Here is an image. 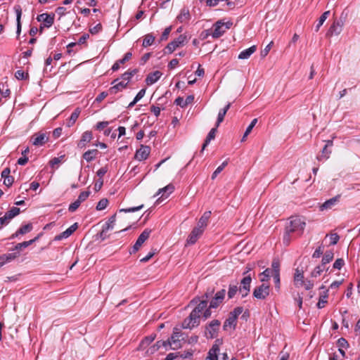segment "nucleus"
I'll return each instance as SVG.
<instances>
[{"instance_id":"1","label":"nucleus","mask_w":360,"mask_h":360,"mask_svg":"<svg viewBox=\"0 0 360 360\" xmlns=\"http://www.w3.org/2000/svg\"><path fill=\"white\" fill-rule=\"evenodd\" d=\"M214 293V289H208L202 295V300L199 297H194L189 303V306L197 304L192 310L188 317L184 319L182 323L183 328L192 329L200 324V318L202 311L207 306V300Z\"/></svg>"},{"instance_id":"2","label":"nucleus","mask_w":360,"mask_h":360,"mask_svg":"<svg viewBox=\"0 0 360 360\" xmlns=\"http://www.w3.org/2000/svg\"><path fill=\"white\" fill-rule=\"evenodd\" d=\"M306 223L299 217H291L287 223L283 235V243L288 245L290 242L291 233L301 236L304 230Z\"/></svg>"},{"instance_id":"3","label":"nucleus","mask_w":360,"mask_h":360,"mask_svg":"<svg viewBox=\"0 0 360 360\" xmlns=\"http://www.w3.org/2000/svg\"><path fill=\"white\" fill-rule=\"evenodd\" d=\"M183 333L178 328H174L173 330L172 335L169 338L170 342H169V345L172 349H178L181 347V340H184L183 338Z\"/></svg>"},{"instance_id":"4","label":"nucleus","mask_w":360,"mask_h":360,"mask_svg":"<svg viewBox=\"0 0 360 360\" xmlns=\"http://www.w3.org/2000/svg\"><path fill=\"white\" fill-rule=\"evenodd\" d=\"M220 325L221 323L219 320H212L205 328V336L211 339L217 338Z\"/></svg>"},{"instance_id":"5","label":"nucleus","mask_w":360,"mask_h":360,"mask_svg":"<svg viewBox=\"0 0 360 360\" xmlns=\"http://www.w3.org/2000/svg\"><path fill=\"white\" fill-rule=\"evenodd\" d=\"M151 233V230L149 229H146L139 236L136 240L135 244L132 248V251L130 252V254L136 252L142 246V245L147 240L150 236Z\"/></svg>"},{"instance_id":"6","label":"nucleus","mask_w":360,"mask_h":360,"mask_svg":"<svg viewBox=\"0 0 360 360\" xmlns=\"http://www.w3.org/2000/svg\"><path fill=\"white\" fill-rule=\"evenodd\" d=\"M269 285L262 283L255 288L252 294L253 296L258 300H264L269 296Z\"/></svg>"},{"instance_id":"7","label":"nucleus","mask_w":360,"mask_h":360,"mask_svg":"<svg viewBox=\"0 0 360 360\" xmlns=\"http://www.w3.org/2000/svg\"><path fill=\"white\" fill-rule=\"evenodd\" d=\"M55 14L54 13H42L37 17V20L38 22L44 24V27L46 28L51 27L54 23Z\"/></svg>"},{"instance_id":"8","label":"nucleus","mask_w":360,"mask_h":360,"mask_svg":"<svg viewBox=\"0 0 360 360\" xmlns=\"http://www.w3.org/2000/svg\"><path fill=\"white\" fill-rule=\"evenodd\" d=\"M187 38L186 36L184 34L179 35L176 39L169 42L166 49H168L169 53H172L176 50V49L182 46L186 42Z\"/></svg>"},{"instance_id":"9","label":"nucleus","mask_w":360,"mask_h":360,"mask_svg":"<svg viewBox=\"0 0 360 360\" xmlns=\"http://www.w3.org/2000/svg\"><path fill=\"white\" fill-rule=\"evenodd\" d=\"M344 22L345 21L343 19H342V18H340L339 20H334L333 23L328 30L326 35L333 36V34H339L342 30Z\"/></svg>"},{"instance_id":"10","label":"nucleus","mask_w":360,"mask_h":360,"mask_svg":"<svg viewBox=\"0 0 360 360\" xmlns=\"http://www.w3.org/2000/svg\"><path fill=\"white\" fill-rule=\"evenodd\" d=\"M111 85L112 86L108 90L109 94H116L127 87V82H119V79H116L111 82Z\"/></svg>"},{"instance_id":"11","label":"nucleus","mask_w":360,"mask_h":360,"mask_svg":"<svg viewBox=\"0 0 360 360\" xmlns=\"http://www.w3.org/2000/svg\"><path fill=\"white\" fill-rule=\"evenodd\" d=\"M150 153V148L148 146L141 145L135 153L134 158L139 161H143L148 158Z\"/></svg>"},{"instance_id":"12","label":"nucleus","mask_w":360,"mask_h":360,"mask_svg":"<svg viewBox=\"0 0 360 360\" xmlns=\"http://www.w3.org/2000/svg\"><path fill=\"white\" fill-rule=\"evenodd\" d=\"M224 22L221 20L217 21L213 25V31L212 32V37L214 39H217L222 36L226 32V28H224Z\"/></svg>"},{"instance_id":"13","label":"nucleus","mask_w":360,"mask_h":360,"mask_svg":"<svg viewBox=\"0 0 360 360\" xmlns=\"http://www.w3.org/2000/svg\"><path fill=\"white\" fill-rule=\"evenodd\" d=\"M225 295L226 290L224 289L218 291L210 301V308H217L223 302Z\"/></svg>"},{"instance_id":"14","label":"nucleus","mask_w":360,"mask_h":360,"mask_svg":"<svg viewBox=\"0 0 360 360\" xmlns=\"http://www.w3.org/2000/svg\"><path fill=\"white\" fill-rule=\"evenodd\" d=\"M48 140L49 137L44 133L34 134L31 137L32 144L37 146H43Z\"/></svg>"},{"instance_id":"15","label":"nucleus","mask_w":360,"mask_h":360,"mask_svg":"<svg viewBox=\"0 0 360 360\" xmlns=\"http://www.w3.org/2000/svg\"><path fill=\"white\" fill-rule=\"evenodd\" d=\"M252 278L250 275L245 276L240 281L241 287L239 288L240 292H243L245 291V293H243V297H246L250 290V284H251Z\"/></svg>"},{"instance_id":"16","label":"nucleus","mask_w":360,"mask_h":360,"mask_svg":"<svg viewBox=\"0 0 360 360\" xmlns=\"http://www.w3.org/2000/svg\"><path fill=\"white\" fill-rule=\"evenodd\" d=\"M203 230L198 227H195L187 238V244L193 245L196 243L198 238L202 234Z\"/></svg>"},{"instance_id":"17","label":"nucleus","mask_w":360,"mask_h":360,"mask_svg":"<svg viewBox=\"0 0 360 360\" xmlns=\"http://www.w3.org/2000/svg\"><path fill=\"white\" fill-rule=\"evenodd\" d=\"M78 228L77 223L73 224L68 229H67L65 231L60 233V234L55 236V240H60L63 238H67L70 236H71Z\"/></svg>"},{"instance_id":"18","label":"nucleus","mask_w":360,"mask_h":360,"mask_svg":"<svg viewBox=\"0 0 360 360\" xmlns=\"http://www.w3.org/2000/svg\"><path fill=\"white\" fill-rule=\"evenodd\" d=\"M340 195H337L336 196L327 200L320 206V210L323 211L324 210L331 209L333 206H335L340 200Z\"/></svg>"},{"instance_id":"19","label":"nucleus","mask_w":360,"mask_h":360,"mask_svg":"<svg viewBox=\"0 0 360 360\" xmlns=\"http://www.w3.org/2000/svg\"><path fill=\"white\" fill-rule=\"evenodd\" d=\"M191 18V14L188 8H183L176 17V20L181 23L188 22Z\"/></svg>"},{"instance_id":"20","label":"nucleus","mask_w":360,"mask_h":360,"mask_svg":"<svg viewBox=\"0 0 360 360\" xmlns=\"http://www.w3.org/2000/svg\"><path fill=\"white\" fill-rule=\"evenodd\" d=\"M162 76V72L159 70L149 73L146 79L147 85H152L155 83Z\"/></svg>"},{"instance_id":"21","label":"nucleus","mask_w":360,"mask_h":360,"mask_svg":"<svg viewBox=\"0 0 360 360\" xmlns=\"http://www.w3.org/2000/svg\"><path fill=\"white\" fill-rule=\"evenodd\" d=\"M217 342H219V340H217L215 344H214L212 348L208 352L207 359L209 360H218V354L219 352V347Z\"/></svg>"},{"instance_id":"22","label":"nucleus","mask_w":360,"mask_h":360,"mask_svg":"<svg viewBox=\"0 0 360 360\" xmlns=\"http://www.w3.org/2000/svg\"><path fill=\"white\" fill-rule=\"evenodd\" d=\"M98 154L99 151L97 149L88 150L83 154L82 158L87 162H90L95 160Z\"/></svg>"},{"instance_id":"23","label":"nucleus","mask_w":360,"mask_h":360,"mask_svg":"<svg viewBox=\"0 0 360 360\" xmlns=\"http://www.w3.org/2000/svg\"><path fill=\"white\" fill-rule=\"evenodd\" d=\"M211 211H207L204 212L202 216L200 218L197 227L200 228L204 231L205 228L207 225L208 220L211 216Z\"/></svg>"},{"instance_id":"24","label":"nucleus","mask_w":360,"mask_h":360,"mask_svg":"<svg viewBox=\"0 0 360 360\" xmlns=\"http://www.w3.org/2000/svg\"><path fill=\"white\" fill-rule=\"evenodd\" d=\"M132 56V53L131 52H127L124 56L123 58L117 60L113 65L112 66V70L113 71H117L120 69V65L124 64L127 61L129 60Z\"/></svg>"},{"instance_id":"25","label":"nucleus","mask_w":360,"mask_h":360,"mask_svg":"<svg viewBox=\"0 0 360 360\" xmlns=\"http://www.w3.org/2000/svg\"><path fill=\"white\" fill-rule=\"evenodd\" d=\"M217 126L214 128H212L209 134H207V137H206V139L205 140V142L204 143L202 144V149H201V151L200 153H202L203 152V150L205 149V148L209 145L210 142L214 139L215 138V136H216V133H217Z\"/></svg>"},{"instance_id":"26","label":"nucleus","mask_w":360,"mask_h":360,"mask_svg":"<svg viewBox=\"0 0 360 360\" xmlns=\"http://www.w3.org/2000/svg\"><path fill=\"white\" fill-rule=\"evenodd\" d=\"M236 323L237 320L236 318H233V316L229 314L228 319H226L224 323L223 329L224 330H228L229 328L235 329Z\"/></svg>"},{"instance_id":"27","label":"nucleus","mask_w":360,"mask_h":360,"mask_svg":"<svg viewBox=\"0 0 360 360\" xmlns=\"http://www.w3.org/2000/svg\"><path fill=\"white\" fill-rule=\"evenodd\" d=\"M116 221V214L112 215L108 220L107 222L103 226V233H106L108 231L112 230L114 228V225Z\"/></svg>"},{"instance_id":"28","label":"nucleus","mask_w":360,"mask_h":360,"mask_svg":"<svg viewBox=\"0 0 360 360\" xmlns=\"http://www.w3.org/2000/svg\"><path fill=\"white\" fill-rule=\"evenodd\" d=\"M257 50V46L253 45L250 48L242 51L238 55L239 59H248L252 53H254Z\"/></svg>"},{"instance_id":"29","label":"nucleus","mask_w":360,"mask_h":360,"mask_svg":"<svg viewBox=\"0 0 360 360\" xmlns=\"http://www.w3.org/2000/svg\"><path fill=\"white\" fill-rule=\"evenodd\" d=\"M32 224H27L26 225H24V226H21L15 233H13L11 236V238L12 239V238H14L15 237H17L19 235H23L27 233H29L32 231Z\"/></svg>"},{"instance_id":"30","label":"nucleus","mask_w":360,"mask_h":360,"mask_svg":"<svg viewBox=\"0 0 360 360\" xmlns=\"http://www.w3.org/2000/svg\"><path fill=\"white\" fill-rule=\"evenodd\" d=\"M19 213L20 208L17 207H13L7 212H6L4 217L7 221V223H8L11 219H12L15 216L18 215Z\"/></svg>"},{"instance_id":"31","label":"nucleus","mask_w":360,"mask_h":360,"mask_svg":"<svg viewBox=\"0 0 360 360\" xmlns=\"http://www.w3.org/2000/svg\"><path fill=\"white\" fill-rule=\"evenodd\" d=\"M19 256V252H12V253H7L4 254L0 256V261L1 262H4V265L7 263L13 261L15 258H17Z\"/></svg>"},{"instance_id":"32","label":"nucleus","mask_w":360,"mask_h":360,"mask_svg":"<svg viewBox=\"0 0 360 360\" xmlns=\"http://www.w3.org/2000/svg\"><path fill=\"white\" fill-rule=\"evenodd\" d=\"M174 191V186L172 184H168L162 188L159 189L157 193V195L162 193V197L167 198L169 194L172 193Z\"/></svg>"},{"instance_id":"33","label":"nucleus","mask_w":360,"mask_h":360,"mask_svg":"<svg viewBox=\"0 0 360 360\" xmlns=\"http://www.w3.org/2000/svg\"><path fill=\"white\" fill-rule=\"evenodd\" d=\"M230 106H231V103H229L223 109H221L219 110L218 117H217V123H216L217 127H218L219 126L220 123H221L224 121V117H225L227 111L230 108Z\"/></svg>"},{"instance_id":"34","label":"nucleus","mask_w":360,"mask_h":360,"mask_svg":"<svg viewBox=\"0 0 360 360\" xmlns=\"http://www.w3.org/2000/svg\"><path fill=\"white\" fill-rule=\"evenodd\" d=\"M15 11L16 13V21H17V31L16 34L20 35L21 32V15H22V9L20 6H15Z\"/></svg>"},{"instance_id":"35","label":"nucleus","mask_w":360,"mask_h":360,"mask_svg":"<svg viewBox=\"0 0 360 360\" xmlns=\"http://www.w3.org/2000/svg\"><path fill=\"white\" fill-rule=\"evenodd\" d=\"M80 114V110L76 108L75 111L71 114L69 120L67 121L66 125L68 127H71L77 121Z\"/></svg>"},{"instance_id":"36","label":"nucleus","mask_w":360,"mask_h":360,"mask_svg":"<svg viewBox=\"0 0 360 360\" xmlns=\"http://www.w3.org/2000/svg\"><path fill=\"white\" fill-rule=\"evenodd\" d=\"M39 238V235H38L37 236H36L34 238L32 239V240H30L28 241H24L22 243H18L15 246V248L14 250H22V248H27L29 245H32L33 243H34L35 241H37Z\"/></svg>"},{"instance_id":"37","label":"nucleus","mask_w":360,"mask_h":360,"mask_svg":"<svg viewBox=\"0 0 360 360\" xmlns=\"http://www.w3.org/2000/svg\"><path fill=\"white\" fill-rule=\"evenodd\" d=\"M334 257V253L332 250H327L325 252L322 260L321 264L323 266H326L327 264L330 262Z\"/></svg>"},{"instance_id":"38","label":"nucleus","mask_w":360,"mask_h":360,"mask_svg":"<svg viewBox=\"0 0 360 360\" xmlns=\"http://www.w3.org/2000/svg\"><path fill=\"white\" fill-rule=\"evenodd\" d=\"M155 37L153 34H147L144 36L142 46L145 48L151 46L155 41Z\"/></svg>"},{"instance_id":"39","label":"nucleus","mask_w":360,"mask_h":360,"mask_svg":"<svg viewBox=\"0 0 360 360\" xmlns=\"http://www.w3.org/2000/svg\"><path fill=\"white\" fill-rule=\"evenodd\" d=\"M328 268L323 266L322 264L318 265L314 268V269L311 273V276L314 278H316L319 276L323 271H328Z\"/></svg>"},{"instance_id":"40","label":"nucleus","mask_w":360,"mask_h":360,"mask_svg":"<svg viewBox=\"0 0 360 360\" xmlns=\"http://www.w3.org/2000/svg\"><path fill=\"white\" fill-rule=\"evenodd\" d=\"M328 290H326L324 295H321L317 303V307L319 309H322L325 307V304L327 303L328 300Z\"/></svg>"},{"instance_id":"41","label":"nucleus","mask_w":360,"mask_h":360,"mask_svg":"<svg viewBox=\"0 0 360 360\" xmlns=\"http://www.w3.org/2000/svg\"><path fill=\"white\" fill-rule=\"evenodd\" d=\"M330 15V11H325L319 18V22L316 26V32H318L321 26L323 24L326 20Z\"/></svg>"},{"instance_id":"42","label":"nucleus","mask_w":360,"mask_h":360,"mask_svg":"<svg viewBox=\"0 0 360 360\" xmlns=\"http://www.w3.org/2000/svg\"><path fill=\"white\" fill-rule=\"evenodd\" d=\"M257 118H255L252 120L251 123L250 124V125L247 127L244 134H243V136L242 138V141H244L246 139V137L250 134V133L251 132V131L252 130L253 127L255 126V124H257Z\"/></svg>"},{"instance_id":"43","label":"nucleus","mask_w":360,"mask_h":360,"mask_svg":"<svg viewBox=\"0 0 360 360\" xmlns=\"http://www.w3.org/2000/svg\"><path fill=\"white\" fill-rule=\"evenodd\" d=\"M272 272L273 274H280V262L278 259H274L271 264Z\"/></svg>"},{"instance_id":"44","label":"nucleus","mask_w":360,"mask_h":360,"mask_svg":"<svg viewBox=\"0 0 360 360\" xmlns=\"http://www.w3.org/2000/svg\"><path fill=\"white\" fill-rule=\"evenodd\" d=\"M143 207V205H141L139 206L131 207H129V208H122V209H120L119 210V212H125V213L134 212L141 210Z\"/></svg>"},{"instance_id":"45","label":"nucleus","mask_w":360,"mask_h":360,"mask_svg":"<svg viewBox=\"0 0 360 360\" xmlns=\"http://www.w3.org/2000/svg\"><path fill=\"white\" fill-rule=\"evenodd\" d=\"M295 285L297 287H301L304 284V274L302 275H294Z\"/></svg>"},{"instance_id":"46","label":"nucleus","mask_w":360,"mask_h":360,"mask_svg":"<svg viewBox=\"0 0 360 360\" xmlns=\"http://www.w3.org/2000/svg\"><path fill=\"white\" fill-rule=\"evenodd\" d=\"M93 139L92 133L90 131H86L82 134V141L85 143H89Z\"/></svg>"},{"instance_id":"47","label":"nucleus","mask_w":360,"mask_h":360,"mask_svg":"<svg viewBox=\"0 0 360 360\" xmlns=\"http://www.w3.org/2000/svg\"><path fill=\"white\" fill-rule=\"evenodd\" d=\"M239 290L236 285H229L228 297L231 299L236 294L237 291Z\"/></svg>"},{"instance_id":"48","label":"nucleus","mask_w":360,"mask_h":360,"mask_svg":"<svg viewBox=\"0 0 360 360\" xmlns=\"http://www.w3.org/2000/svg\"><path fill=\"white\" fill-rule=\"evenodd\" d=\"M108 205V200L106 198H103L99 200L96 205L97 210H103L106 208Z\"/></svg>"},{"instance_id":"49","label":"nucleus","mask_w":360,"mask_h":360,"mask_svg":"<svg viewBox=\"0 0 360 360\" xmlns=\"http://www.w3.org/2000/svg\"><path fill=\"white\" fill-rule=\"evenodd\" d=\"M270 273H271V270L269 269H265L259 275L260 281L262 282L268 281L270 278Z\"/></svg>"},{"instance_id":"50","label":"nucleus","mask_w":360,"mask_h":360,"mask_svg":"<svg viewBox=\"0 0 360 360\" xmlns=\"http://www.w3.org/2000/svg\"><path fill=\"white\" fill-rule=\"evenodd\" d=\"M329 237L330 238V245H334L338 243L340 236L338 235V233H330V235H326V237Z\"/></svg>"},{"instance_id":"51","label":"nucleus","mask_w":360,"mask_h":360,"mask_svg":"<svg viewBox=\"0 0 360 360\" xmlns=\"http://www.w3.org/2000/svg\"><path fill=\"white\" fill-rule=\"evenodd\" d=\"M331 150H328L327 147L324 146L321 150V155L318 157V160H321L322 158L328 159Z\"/></svg>"},{"instance_id":"52","label":"nucleus","mask_w":360,"mask_h":360,"mask_svg":"<svg viewBox=\"0 0 360 360\" xmlns=\"http://www.w3.org/2000/svg\"><path fill=\"white\" fill-rule=\"evenodd\" d=\"M15 77L19 80L26 79L28 77V73L22 70H18L15 73Z\"/></svg>"},{"instance_id":"53","label":"nucleus","mask_w":360,"mask_h":360,"mask_svg":"<svg viewBox=\"0 0 360 360\" xmlns=\"http://www.w3.org/2000/svg\"><path fill=\"white\" fill-rule=\"evenodd\" d=\"M91 192L89 191H86L80 193L78 198L77 199L80 203L86 200L89 196Z\"/></svg>"},{"instance_id":"54","label":"nucleus","mask_w":360,"mask_h":360,"mask_svg":"<svg viewBox=\"0 0 360 360\" xmlns=\"http://www.w3.org/2000/svg\"><path fill=\"white\" fill-rule=\"evenodd\" d=\"M243 307H238L235 308L233 311H231L229 314L237 320L238 316L243 312Z\"/></svg>"},{"instance_id":"55","label":"nucleus","mask_w":360,"mask_h":360,"mask_svg":"<svg viewBox=\"0 0 360 360\" xmlns=\"http://www.w3.org/2000/svg\"><path fill=\"white\" fill-rule=\"evenodd\" d=\"M345 265V262L343 259L340 258L337 259L335 262L333 263V268L336 269H341L342 267Z\"/></svg>"},{"instance_id":"56","label":"nucleus","mask_w":360,"mask_h":360,"mask_svg":"<svg viewBox=\"0 0 360 360\" xmlns=\"http://www.w3.org/2000/svg\"><path fill=\"white\" fill-rule=\"evenodd\" d=\"M323 245H320L318 247V248L316 249V250L314 252L312 255L313 258H319L321 257V255H323Z\"/></svg>"},{"instance_id":"57","label":"nucleus","mask_w":360,"mask_h":360,"mask_svg":"<svg viewBox=\"0 0 360 360\" xmlns=\"http://www.w3.org/2000/svg\"><path fill=\"white\" fill-rule=\"evenodd\" d=\"M81 203L77 200H76L74 202L71 203L69 205L68 210L70 212H74L75 211L77 210V209L79 207Z\"/></svg>"},{"instance_id":"58","label":"nucleus","mask_w":360,"mask_h":360,"mask_svg":"<svg viewBox=\"0 0 360 360\" xmlns=\"http://www.w3.org/2000/svg\"><path fill=\"white\" fill-rule=\"evenodd\" d=\"M272 45H273V41H271L263 50L261 51L260 54L262 58L267 56L270 49H271Z\"/></svg>"},{"instance_id":"59","label":"nucleus","mask_w":360,"mask_h":360,"mask_svg":"<svg viewBox=\"0 0 360 360\" xmlns=\"http://www.w3.org/2000/svg\"><path fill=\"white\" fill-rule=\"evenodd\" d=\"M109 124V122H107V121H103V122H99L96 124V125L95 126V128L97 129V130H99V131H101L103 130L104 128L107 127Z\"/></svg>"},{"instance_id":"60","label":"nucleus","mask_w":360,"mask_h":360,"mask_svg":"<svg viewBox=\"0 0 360 360\" xmlns=\"http://www.w3.org/2000/svg\"><path fill=\"white\" fill-rule=\"evenodd\" d=\"M102 30V25L101 23L97 24L96 26L91 27L89 31L92 34L98 33Z\"/></svg>"},{"instance_id":"61","label":"nucleus","mask_w":360,"mask_h":360,"mask_svg":"<svg viewBox=\"0 0 360 360\" xmlns=\"http://www.w3.org/2000/svg\"><path fill=\"white\" fill-rule=\"evenodd\" d=\"M338 345L340 348H347L348 342L345 338H341L338 340Z\"/></svg>"},{"instance_id":"62","label":"nucleus","mask_w":360,"mask_h":360,"mask_svg":"<svg viewBox=\"0 0 360 360\" xmlns=\"http://www.w3.org/2000/svg\"><path fill=\"white\" fill-rule=\"evenodd\" d=\"M14 182V178L12 176H9L7 178H5L4 180V184L7 187H11Z\"/></svg>"},{"instance_id":"63","label":"nucleus","mask_w":360,"mask_h":360,"mask_svg":"<svg viewBox=\"0 0 360 360\" xmlns=\"http://www.w3.org/2000/svg\"><path fill=\"white\" fill-rule=\"evenodd\" d=\"M171 30H172L171 27H168L165 29V30L162 32V36H161V40L162 41L167 39L168 36H169V33L171 32Z\"/></svg>"},{"instance_id":"64","label":"nucleus","mask_w":360,"mask_h":360,"mask_svg":"<svg viewBox=\"0 0 360 360\" xmlns=\"http://www.w3.org/2000/svg\"><path fill=\"white\" fill-rule=\"evenodd\" d=\"M174 103L177 105L181 106V108H184L186 106L185 103V100L182 97H178L175 99Z\"/></svg>"}]
</instances>
